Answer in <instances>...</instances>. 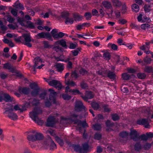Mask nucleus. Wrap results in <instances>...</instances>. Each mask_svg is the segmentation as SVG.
I'll return each instance as SVG.
<instances>
[{
    "mask_svg": "<svg viewBox=\"0 0 153 153\" xmlns=\"http://www.w3.org/2000/svg\"><path fill=\"white\" fill-rule=\"evenodd\" d=\"M29 86L31 89L33 90L37 88H39L38 87L37 85L35 82L30 83Z\"/></svg>",
    "mask_w": 153,
    "mask_h": 153,
    "instance_id": "obj_54",
    "label": "nucleus"
},
{
    "mask_svg": "<svg viewBox=\"0 0 153 153\" xmlns=\"http://www.w3.org/2000/svg\"><path fill=\"white\" fill-rule=\"evenodd\" d=\"M40 88H37V89H35L33 90V91H32L31 92V95L34 97H36L37 95L39 94V92L40 91Z\"/></svg>",
    "mask_w": 153,
    "mask_h": 153,
    "instance_id": "obj_35",
    "label": "nucleus"
},
{
    "mask_svg": "<svg viewBox=\"0 0 153 153\" xmlns=\"http://www.w3.org/2000/svg\"><path fill=\"white\" fill-rule=\"evenodd\" d=\"M35 137L36 141L40 140L43 139V136L42 134L40 133L36 132L35 134Z\"/></svg>",
    "mask_w": 153,
    "mask_h": 153,
    "instance_id": "obj_27",
    "label": "nucleus"
},
{
    "mask_svg": "<svg viewBox=\"0 0 153 153\" xmlns=\"http://www.w3.org/2000/svg\"><path fill=\"white\" fill-rule=\"evenodd\" d=\"M13 110L12 108H7L3 113L4 114H8L7 116L9 118L15 120L17 119L18 116L16 114L13 112Z\"/></svg>",
    "mask_w": 153,
    "mask_h": 153,
    "instance_id": "obj_4",
    "label": "nucleus"
},
{
    "mask_svg": "<svg viewBox=\"0 0 153 153\" xmlns=\"http://www.w3.org/2000/svg\"><path fill=\"white\" fill-rule=\"evenodd\" d=\"M91 105L92 108L95 110H98L101 111L102 110L99 104L96 102H93L91 103Z\"/></svg>",
    "mask_w": 153,
    "mask_h": 153,
    "instance_id": "obj_17",
    "label": "nucleus"
},
{
    "mask_svg": "<svg viewBox=\"0 0 153 153\" xmlns=\"http://www.w3.org/2000/svg\"><path fill=\"white\" fill-rule=\"evenodd\" d=\"M107 76L111 80V81L115 80L117 78V76L115 74L114 71H108L107 73Z\"/></svg>",
    "mask_w": 153,
    "mask_h": 153,
    "instance_id": "obj_13",
    "label": "nucleus"
},
{
    "mask_svg": "<svg viewBox=\"0 0 153 153\" xmlns=\"http://www.w3.org/2000/svg\"><path fill=\"white\" fill-rule=\"evenodd\" d=\"M69 92L72 93L73 95H81L82 94L78 89H71L69 91Z\"/></svg>",
    "mask_w": 153,
    "mask_h": 153,
    "instance_id": "obj_28",
    "label": "nucleus"
},
{
    "mask_svg": "<svg viewBox=\"0 0 153 153\" xmlns=\"http://www.w3.org/2000/svg\"><path fill=\"white\" fill-rule=\"evenodd\" d=\"M46 94V92L44 91L39 94V97L42 100H44Z\"/></svg>",
    "mask_w": 153,
    "mask_h": 153,
    "instance_id": "obj_60",
    "label": "nucleus"
},
{
    "mask_svg": "<svg viewBox=\"0 0 153 153\" xmlns=\"http://www.w3.org/2000/svg\"><path fill=\"white\" fill-rule=\"evenodd\" d=\"M152 144H153V142L151 143L147 142L143 145V148L144 150H149L151 148Z\"/></svg>",
    "mask_w": 153,
    "mask_h": 153,
    "instance_id": "obj_24",
    "label": "nucleus"
},
{
    "mask_svg": "<svg viewBox=\"0 0 153 153\" xmlns=\"http://www.w3.org/2000/svg\"><path fill=\"white\" fill-rule=\"evenodd\" d=\"M137 76L140 79H145L146 77V75L144 73H139L137 74Z\"/></svg>",
    "mask_w": 153,
    "mask_h": 153,
    "instance_id": "obj_37",
    "label": "nucleus"
},
{
    "mask_svg": "<svg viewBox=\"0 0 153 153\" xmlns=\"http://www.w3.org/2000/svg\"><path fill=\"white\" fill-rule=\"evenodd\" d=\"M113 5L116 7H120L122 5L121 2L119 0H113Z\"/></svg>",
    "mask_w": 153,
    "mask_h": 153,
    "instance_id": "obj_36",
    "label": "nucleus"
},
{
    "mask_svg": "<svg viewBox=\"0 0 153 153\" xmlns=\"http://www.w3.org/2000/svg\"><path fill=\"white\" fill-rule=\"evenodd\" d=\"M103 57L104 59L109 60L111 59L110 54L109 52L107 51L103 54Z\"/></svg>",
    "mask_w": 153,
    "mask_h": 153,
    "instance_id": "obj_44",
    "label": "nucleus"
},
{
    "mask_svg": "<svg viewBox=\"0 0 153 153\" xmlns=\"http://www.w3.org/2000/svg\"><path fill=\"white\" fill-rule=\"evenodd\" d=\"M78 46L77 43H74L72 42H71L70 43L68 48L71 49H75Z\"/></svg>",
    "mask_w": 153,
    "mask_h": 153,
    "instance_id": "obj_51",
    "label": "nucleus"
},
{
    "mask_svg": "<svg viewBox=\"0 0 153 153\" xmlns=\"http://www.w3.org/2000/svg\"><path fill=\"white\" fill-rule=\"evenodd\" d=\"M42 113V111L39 107H35L33 108L32 111L30 113V117L35 123H41L42 120L38 117V115Z\"/></svg>",
    "mask_w": 153,
    "mask_h": 153,
    "instance_id": "obj_1",
    "label": "nucleus"
},
{
    "mask_svg": "<svg viewBox=\"0 0 153 153\" xmlns=\"http://www.w3.org/2000/svg\"><path fill=\"white\" fill-rule=\"evenodd\" d=\"M144 71L148 73L152 72L153 71V68L151 66H146L145 67Z\"/></svg>",
    "mask_w": 153,
    "mask_h": 153,
    "instance_id": "obj_41",
    "label": "nucleus"
},
{
    "mask_svg": "<svg viewBox=\"0 0 153 153\" xmlns=\"http://www.w3.org/2000/svg\"><path fill=\"white\" fill-rule=\"evenodd\" d=\"M26 22L27 24L25 25V27L32 29L34 28L35 26L30 21H26Z\"/></svg>",
    "mask_w": 153,
    "mask_h": 153,
    "instance_id": "obj_29",
    "label": "nucleus"
},
{
    "mask_svg": "<svg viewBox=\"0 0 153 153\" xmlns=\"http://www.w3.org/2000/svg\"><path fill=\"white\" fill-rule=\"evenodd\" d=\"M55 44L56 45H59L65 49H67V48L66 42L64 39H61L56 41L55 42Z\"/></svg>",
    "mask_w": 153,
    "mask_h": 153,
    "instance_id": "obj_16",
    "label": "nucleus"
},
{
    "mask_svg": "<svg viewBox=\"0 0 153 153\" xmlns=\"http://www.w3.org/2000/svg\"><path fill=\"white\" fill-rule=\"evenodd\" d=\"M74 151L79 153H87L88 151L89 146L88 143L86 142L82 144L81 147L79 144H72L71 146Z\"/></svg>",
    "mask_w": 153,
    "mask_h": 153,
    "instance_id": "obj_2",
    "label": "nucleus"
},
{
    "mask_svg": "<svg viewBox=\"0 0 153 153\" xmlns=\"http://www.w3.org/2000/svg\"><path fill=\"white\" fill-rule=\"evenodd\" d=\"M11 10L10 12L14 16H16L17 15V10H16V9L13 8L12 7H11Z\"/></svg>",
    "mask_w": 153,
    "mask_h": 153,
    "instance_id": "obj_58",
    "label": "nucleus"
},
{
    "mask_svg": "<svg viewBox=\"0 0 153 153\" xmlns=\"http://www.w3.org/2000/svg\"><path fill=\"white\" fill-rule=\"evenodd\" d=\"M152 60L150 58L146 57L144 59V62L147 64H149L151 62Z\"/></svg>",
    "mask_w": 153,
    "mask_h": 153,
    "instance_id": "obj_59",
    "label": "nucleus"
},
{
    "mask_svg": "<svg viewBox=\"0 0 153 153\" xmlns=\"http://www.w3.org/2000/svg\"><path fill=\"white\" fill-rule=\"evenodd\" d=\"M140 139L142 140L146 141L148 140L147 135L144 134H142L139 136V139Z\"/></svg>",
    "mask_w": 153,
    "mask_h": 153,
    "instance_id": "obj_50",
    "label": "nucleus"
},
{
    "mask_svg": "<svg viewBox=\"0 0 153 153\" xmlns=\"http://www.w3.org/2000/svg\"><path fill=\"white\" fill-rule=\"evenodd\" d=\"M140 27L141 29L145 30L146 28H150V25L148 24H144L141 25Z\"/></svg>",
    "mask_w": 153,
    "mask_h": 153,
    "instance_id": "obj_55",
    "label": "nucleus"
},
{
    "mask_svg": "<svg viewBox=\"0 0 153 153\" xmlns=\"http://www.w3.org/2000/svg\"><path fill=\"white\" fill-rule=\"evenodd\" d=\"M134 147L135 150L137 152L140 151L142 148L141 144L138 142H137L135 144Z\"/></svg>",
    "mask_w": 153,
    "mask_h": 153,
    "instance_id": "obj_30",
    "label": "nucleus"
},
{
    "mask_svg": "<svg viewBox=\"0 0 153 153\" xmlns=\"http://www.w3.org/2000/svg\"><path fill=\"white\" fill-rule=\"evenodd\" d=\"M102 4L106 9H112V5L111 3L108 0H105L102 2Z\"/></svg>",
    "mask_w": 153,
    "mask_h": 153,
    "instance_id": "obj_15",
    "label": "nucleus"
},
{
    "mask_svg": "<svg viewBox=\"0 0 153 153\" xmlns=\"http://www.w3.org/2000/svg\"><path fill=\"white\" fill-rule=\"evenodd\" d=\"M79 72L82 75H84L88 73V72L86 70L82 68L80 69Z\"/></svg>",
    "mask_w": 153,
    "mask_h": 153,
    "instance_id": "obj_61",
    "label": "nucleus"
},
{
    "mask_svg": "<svg viewBox=\"0 0 153 153\" xmlns=\"http://www.w3.org/2000/svg\"><path fill=\"white\" fill-rule=\"evenodd\" d=\"M128 135V132L124 131L121 132L119 134V136L123 138L126 137Z\"/></svg>",
    "mask_w": 153,
    "mask_h": 153,
    "instance_id": "obj_46",
    "label": "nucleus"
},
{
    "mask_svg": "<svg viewBox=\"0 0 153 153\" xmlns=\"http://www.w3.org/2000/svg\"><path fill=\"white\" fill-rule=\"evenodd\" d=\"M18 91L21 94L28 95L30 93V89L29 88L27 87H22L19 86L18 88Z\"/></svg>",
    "mask_w": 153,
    "mask_h": 153,
    "instance_id": "obj_11",
    "label": "nucleus"
},
{
    "mask_svg": "<svg viewBox=\"0 0 153 153\" xmlns=\"http://www.w3.org/2000/svg\"><path fill=\"white\" fill-rule=\"evenodd\" d=\"M73 121L74 122L75 124H77L79 126H81L83 128H85L86 127H88V125L85 121H82L78 119H76L73 120Z\"/></svg>",
    "mask_w": 153,
    "mask_h": 153,
    "instance_id": "obj_14",
    "label": "nucleus"
},
{
    "mask_svg": "<svg viewBox=\"0 0 153 153\" xmlns=\"http://www.w3.org/2000/svg\"><path fill=\"white\" fill-rule=\"evenodd\" d=\"M49 99V100L51 101L52 100L53 103V104L57 105L58 104V103L56 100L55 95L50 94Z\"/></svg>",
    "mask_w": 153,
    "mask_h": 153,
    "instance_id": "obj_31",
    "label": "nucleus"
},
{
    "mask_svg": "<svg viewBox=\"0 0 153 153\" xmlns=\"http://www.w3.org/2000/svg\"><path fill=\"white\" fill-rule=\"evenodd\" d=\"M17 21L19 24L22 26L25 27V25L24 23V22H26L25 20L21 18H19L17 19Z\"/></svg>",
    "mask_w": 153,
    "mask_h": 153,
    "instance_id": "obj_40",
    "label": "nucleus"
},
{
    "mask_svg": "<svg viewBox=\"0 0 153 153\" xmlns=\"http://www.w3.org/2000/svg\"><path fill=\"white\" fill-rule=\"evenodd\" d=\"M136 123L139 125L144 126L146 128H149L150 125L147 119L142 118L138 119L136 121Z\"/></svg>",
    "mask_w": 153,
    "mask_h": 153,
    "instance_id": "obj_8",
    "label": "nucleus"
},
{
    "mask_svg": "<svg viewBox=\"0 0 153 153\" xmlns=\"http://www.w3.org/2000/svg\"><path fill=\"white\" fill-rule=\"evenodd\" d=\"M84 16L86 20H90L91 19L92 14L90 12H86L85 13Z\"/></svg>",
    "mask_w": 153,
    "mask_h": 153,
    "instance_id": "obj_43",
    "label": "nucleus"
},
{
    "mask_svg": "<svg viewBox=\"0 0 153 153\" xmlns=\"http://www.w3.org/2000/svg\"><path fill=\"white\" fill-rule=\"evenodd\" d=\"M92 127L94 131H100L102 129L101 125L98 123L93 124Z\"/></svg>",
    "mask_w": 153,
    "mask_h": 153,
    "instance_id": "obj_21",
    "label": "nucleus"
},
{
    "mask_svg": "<svg viewBox=\"0 0 153 153\" xmlns=\"http://www.w3.org/2000/svg\"><path fill=\"white\" fill-rule=\"evenodd\" d=\"M101 106L103 109L104 112L109 113L111 111V109L109 108V105H108L103 103Z\"/></svg>",
    "mask_w": 153,
    "mask_h": 153,
    "instance_id": "obj_23",
    "label": "nucleus"
},
{
    "mask_svg": "<svg viewBox=\"0 0 153 153\" xmlns=\"http://www.w3.org/2000/svg\"><path fill=\"white\" fill-rule=\"evenodd\" d=\"M130 136L134 141H137L139 139V134L137 131L135 129L131 130Z\"/></svg>",
    "mask_w": 153,
    "mask_h": 153,
    "instance_id": "obj_12",
    "label": "nucleus"
},
{
    "mask_svg": "<svg viewBox=\"0 0 153 153\" xmlns=\"http://www.w3.org/2000/svg\"><path fill=\"white\" fill-rule=\"evenodd\" d=\"M3 68L10 70L12 73L15 72V69L13 68L9 62L5 63L3 65Z\"/></svg>",
    "mask_w": 153,
    "mask_h": 153,
    "instance_id": "obj_18",
    "label": "nucleus"
},
{
    "mask_svg": "<svg viewBox=\"0 0 153 153\" xmlns=\"http://www.w3.org/2000/svg\"><path fill=\"white\" fill-rule=\"evenodd\" d=\"M55 139L56 141L61 146H62L64 144V143L63 140L60 137L57 136H56L55 137Z\"/></svg>",
    "mask_w": 153,
    "mask_h": 153,
    "instance_id": "obj_25",
    "label": "nucleus"
},
{
    "mask_svg": "<svg viewBox=\"0 0 153 153\" xmlns=\"http://www.w3.org/2000/svg\"><path fill=\"white\" fill-rule=\"evenodd\" d=\"M69 14L68 12H65L61 14V17L63 19H65V23L66 24H70L71 25L73 24L74 20L73 18L69 17Z\"/></svg>",
    "mask_w": 153,
    "mask_h": 153,
    "instance_id": "obj_5",
    "label": "nucleus"
},
{
    "mask_svg": "<svg viewBox=\"0 0 153 153\" xmlns=\"http://www.w3.org/2000/svg\"><path fill=\"white\" fill-rule=\"evenodd\" d=\"M89 99H91L94 98V95L92 92L90 91H87L85 94Z\"/></svg>",
    "mask_w": 153,
    "mask_h": 153,
    "instance_id": "obj_47",
    "label": "nucleus"
},
{
    "mask_svg": "<svg viewBox=\"0 0 153 153\" xmlns=\"http://www.w3.org/2000/svg\"><path fill=\"white\" fill-rule=\"evenodd\" d=\"M4 97V100L6 102H11L13 100V97H11L9 94L7 93H4L3 94Z\"/></svg>",
    "mask_w": 153,
    "mask_h": 153,
    "instance_id": "obj_19",
    "label": "nucleus"
},
{
    "mask_svg": "<svg viewBox=\"0 0 153 153\" xmlns=\"http://www.w3.org/2000/svg\"><path fill=\"white\" fill-rule=\"evenodd\" d=\"M56 123L55 118L53 116L49 117L47 120L46 126L48 127H52Z\"/></svg>",
    "mask_w": 153,
    "mask_h": 153,
    "instance_id": "obj_10",
    "label": "nucleus"
},
{
    "mask_svg": "<svg viewBox=\"0 0 153 153\" xmlns=\"http://www.w3.org/2000/svg\"><path fill=\"white\" fill-rule=\"evenodd\" d=\"M56 67L59 72H62L64 68L63 64L62 63H57L56 64Z\"/></svg>",
    "mask_w": 153,
    "mask_h": 153,
    "instance_id": "obj_22",
    "label": "nucleus"
},
{
    "mask_svg": "<svg viewBox=\"0 0 153 153\" xmlns=\"http://www.w3.org/2000/svg\"><path fill=\"white\" fill-rule=\"evenodd\" d=\"M50 101L49 99H48V98L46 99L45 102V105L46 107L49 108L52 105L51 102Z\"/></svg>",
    "mask_w": 153,
    "mask_h": 153,
    "instance_id": "obj_49",
    "label": "nucleus"
},
{
    "mask_svg": "<svg viewBox=\"0 0 153 153\" xmlns=\"http://www.w3.org/2000/svg\"><path fill=\"white\" fill-rule=\"evenodd\" d=\"M25 40V42L23 44L29 48L32 47V45L30 43L31 41V36L29 34H25L22 35Z\"/></svg>",
    "mask_w": 153,
    "mask_h": 153,
    "instance_id": "obj_9",
    "label": "nucleus"
},
{
    "mask_svg": "<svg viewBox=\"0 0 153 153\" xmlns=\"http://www.w3.org/2000/svg\"><path fill=\"white\" fill-rule=\"evenodd\" d=\"M122 78L123 80H127L129 79L130 76L127 73H124L122 74Z\"/></svg>",
    "mask_w": 153,
    "mask_h": 153,
    "instance_id": "obj_33",
    "label": "nucleus"
},
{
    "mask_svg": "<svg viewBox=\"0 0 153 153\" xmlns=\"http://www.w3.org/2000/svg\"><path fill=\"white\" fill-rule=\"evenodd\" d=\"M102 134L99 132H97L94 135V139L96 140H100L102 138Z\"/></svg>",
    "mask_w": 153,
    "mask_h": 153,
    "instance_id": "obj_26",
    "label": "nucleus"
},
{
    "mask_svg": "<svg viewBox=\"0 0 153 153\" xmlns=\"http://www.w3.org/2000/svg\"><path fill=\"white\" fill-rule=\"evenodd\" d=\"M80 86L83 89H86L88 87L87 84L84 82H82L80 83Z\"/></svg>",
    "mask_w": 153,
    "mask_h": 153,
    "instance_id": "obj_57",
    "label": "nucleus"
},
{
    "mask_svg": "<svg viewBox=\"0 0 153 153\" xmlns=\"http://www.w3.org/2000/svg\"><path fill=\"white\" fill-rule=\"evenodd\" d=\"M102 148L100 146H97V148L96 152L97 153H101L102 152Z\"/></svg>",
    "mask_w": 153,
    "mask_h": 153,
    "instance_id": "obj_64",
    "label": "nucleus"
},
{
    "mask_svg": "<svg viewBox=\"0 0 153 153\" xmlns=\"http://www.w3.org/2000/svg\"><path fill=\"white\" fill-rule=\"evenodd\" d=\"M131 8L132 11L136 13L138 12L140 10L139 6L136 4H134L131 6Z\"/></svg>",
    "mask_w": 153,
    "mask_h": 153,
    "instance_id": "obj_32",
    "label": "nucleus"
},
{
    "mask_svg": "<svg viewBox=\"0 0 153 153\" xmlns=\"http://www.w3.org/2000/svg\"><path fill=\"white\" fill-rule=\"evenodd\" d=\"M7 21L9 23H13L14 22L15 19L10 15H7Z\"/></svg>",
    "mask_w": 153,
    "mask_h": 153,
    "instance_id": "obj_53",
    "label": "nucleus"
},
{
    "mask_svg": "<svg viewBox=\"0 0 153 153\" xmlns=\"http://www.w3.org/2000/svg\"><path fill=\"white\" fill-rule=\"evenodd\" d=\"M105 125L107 128L112 127L114 126V123L108 120H107L105 123Z\"/></svg>",
    "mask_w": 153,
    "mask_h": 153,
    "instance_id": "obj_42",
    "label": "nucleus"
},
{
    "mask_svg": "<svg viewBox=\"0 0 153 153\" xmlns=\"http://www.w3.org/2000/svg\"><path fill=\"white\" fill-rule=\"evenodd\" d=\"M66 93L64 94H62V98L65 100H69L71 98V97Z\"/></svg>",
    "mask_w": 153,
    "mask_h": 153,
    "instance_id": "obj_48",
    "label": "nucleus"
},
{
    "mask_svg": "<svg viewBox=\"0 0 153 153\" xmlns=\"http://www.w3.org/2000/svg\"><path fill=\"white\" fill-rule=\"evenodd\" d=\"M48 138L49 140L50 141H45L43 143V146L46 149L48 148V147H50V150H53L54 149H56V145L54 141L50 136H48Z\"/></svg>",
    "mask_w": 153,
    "mask_h": 153,
    "instance_id": "obj_3",
    "label": "nucleus"
},
{
    "mask_svg": "<svg viewBox=\"0 0 153 153\" xmlns=\"http://www.w3.org/2000/svg\"><path fill=\"white\" fill-rule=\"evenodd\" d=\"M59 82L57 80H53L50 81L48 82V84L50 86L55 87V86L58 85Z\"/></svg>",
    "mask_w": 153,
    "mask_h": 153,
    "instance_id": "obj_34",
    "label": "nucleus"
},
{
    "mask_svg": "<svg viewBox=\"0 0 153 153\" xmlns=\"http://www.w3.org/2000/svg\"><path fill=\"white\" fill-rule=\"evenodd\" d=\"M85 107L81 101H76L75 102V111L76 112H80L85 110Z\"/></svg>",
    "mask_w": 153,
    "mask_h": 153,
    "instance_id": "obj_7",
    "label": "nucleus"
},
{
    "mask_svg": "<svg viewBox=\"0 0 153 153\" xmlns=\"http://www.w3.org/2000/svg\"><path fill=\"white\" fill-rule=\"evenodd\" d=\"M57 30L56 29H53L51 32L52 36L53 37L54 39H55L56 37V35L57 34Z\"/></svg>",
    "mask_w": 153,
    "mask_h": 153,
    "instance_id": "obj_52",
    "label": "nucleus"
},
{
    "mask_svg": "<svg viewBox=\"0 0 153 153\" xmlns=\"http://www.w3.org/2000/svg\"><path fill=\"white\" fill-rule=\"evenodd\" d=\"M45 48H50V45L48 44V42L47 41H44L43 42Z\"/></svg>",
    "mask_w": 153,
    "mask_h": 153,
    "instance_id": "obj_62",
    "label": "nucleus"
},
{
    "mask_svg": "<svg viewBox=\"0 0 153 153\" xmlns=\"http://www.w3.org/2000/svg\"><path fill=\"white\" fill-rule=\"evenodd\" d=\"M16 7L17 8L22 10H24L25 9L23 5L20 3L17 4L16 6Z\"/></svg>",
    "mask_w": 153,
    "mask_h": 153,
    "instance_id": "obj_63",
    "label": "nucleus"
},
{
    "mask_svg": "<svg viewBox=\"0 0 153 153\" xmlns=\"http://www.w3.org/2000/svg\"><path fill=\"white\" fill-rule=\"evenodd\" d=\"M64 33L60 32L59 33H57V35L56 36L54 40H58L59 39L62 38L64 36Z\"/></svg>",
    "mask_w": 153,
    "mask_h": 153,
    "instance_id": "obj_45",
    "label": "nucleus"
},
{
    "mask_svg": "<svg viewBox=\"0 0 153 153\" xmlns=\"http://www.w3.org/2000/svg\"><path fill=\"white\" fill-rule=\"evenodd\" d=\"M111 117L112 119L115 121H118L120 119V116L116 113L112 114Z\"/></svg>",
    "mask_w": 153,
    "mask_h": 153,
    "instance_id": "obj_39",
    "label": "nucleus"
},
{
    "mask_svg": "<svg viewBox=\"0 0 153 153\" xmlns=\"http://www.w3.org/2000/svg\"><path fill=\"white\" fill-rule=\"evenodd\" d=\"M91 13L93 16H99L98 12L96 9H92Z\"/></svg>",
    "mask_w": 153,
    "mask_h": 153,
    "instance_id": "obj_56",
    "label": "nucleus"
},
{
    "mask_svg": "<svg viewBox=\"0 0 153 153\" xmlns=\"http://www.w3.org/2000/svg\"><path fill=\"white\" fill-rule=\"evenodd\" d=\"M73 17L74 21H79L82 20L83 17L78 13H74L73 14Z\"/></svg>",
    "mask_w": 153,
    "mask_h": 153,
    "instance_id": "obj_20",
    "label": "nucleus"
},
{
    "mask_svg": "<svg viewBox=\"0 0 153 153\" xmlns=\"http://www.w3.org/2000/svg\"><path fill=\"white\" fill-rule=\"evenodd\" d=\"M36 37L38 39L43 38L48 39L49 40L53 41L51 36L48 32H42L41 33H39L36 35Z\"/></svg>",
    "mask_w": 153,
    "mask_h": 153,
    "instance_id": "obj_6",
    "label": "nucleus"
},
{
    "mask_svg": "<svg viewBox=\"0 0 153 153\" xmlns=\"http://www.w3.org/2000/svg\"><path fill=\"white\" fill-rule=\"evenodd\" d=\"M35 135L32 134H29L27 136V139L29 141L34 142L36 141Z\"/></svg>",
    "mask_w": 153,
    "mask_h": 153,
    "instance_id": "obj_38",
    "label": "nucleus"
}]
</instances>
